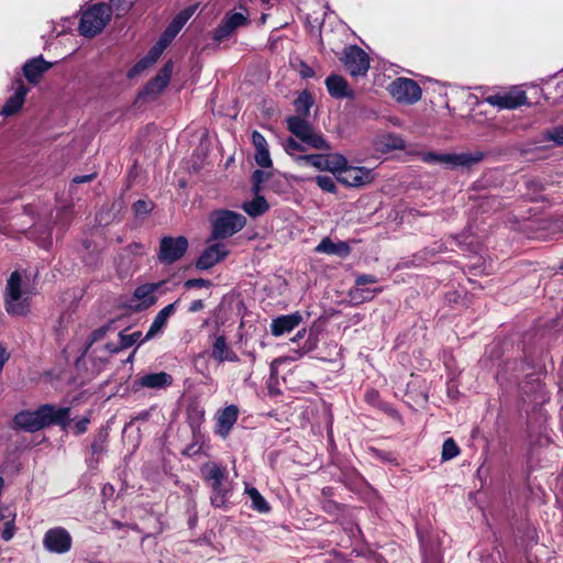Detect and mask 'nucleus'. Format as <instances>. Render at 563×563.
Segmentation results:
<instances>
[{"label": "nucleus", "mask_w": 563, "mask_h": 563, "mask_svg": "<svg viewBox=\"0 0 563 563\" xmlns=\"http://www.w3.org/2000/svg\"><path fill=\"white\" fill-rule=\"evenodd\" d=\"M70 408L44 404L35 410H22L13 417V426L27 432H36L51 426H58L67 430L70 424Z\"/></svg>", "instance_id": "nucleus-1"}, {"label": "nucleus", "mask_w": 563, "mask_h": 563, "mask_svg": "<svg viewBox=\"0 0 563 563\" xmlns=\"http://www.w3.org/2000/svg\"><path fill=\"white\" fill-rule=\"evenodd\" d=\"M203 479L211 487L210 503L216 508L228 510L231 507L229 500L233 493V483L229 479L224 466L209 462L201 467Z\"/></svg>", "instance_id": "nucleus-2"}, {"label": "nucleus", "mask_w": 563, "mask_h": 563, "mask_svg": "<svg viewBox=\"0 0 563 563\" xmlns=\"http://www.w3.org/2000/svg\"><path fill=\"white\" fill-rule=\"evenodd\" d=\"M112 16V7L104 2L89 5L82 11L78 25L80 35L92 38L100 34Z\"/></svg>", "instance_id": "nucleus-3"}, {"label": "nucleus", "mask_w": 563, "mask_h": 563, "mask_svg": "<svg viewBox=\"0 0 563 563\" xmlns=\"http://www.w3.org/2000/svg\"><path fill=\"white\" fill-rule=\"evenodd\" d=\"M211 235L208 241L223 240L240 232L246 224V218L231 210H217L211 213Z\"/></svg>", "instance_id": "nucleus-4"}, {"label": "nucleus", "mask_w": 563, "mask_h": 563, "mask_svg": "<svg viewBox=\"0 0 563 563\" xmlns=\"http://www.w3.org/2000/svg\"><path fill=\"white\" fill-rule=\"evenodd\" d=\"M288 131L295 135L308 148L330 151L331 146L323 135L301 117H288L286 119Z\"/></svg>", "instance_id": "nucleus-5"}, {"label": "nucleus", "mask_w": 563, "mask_h": 563, "mask_svg": "<svg viewBox=\"0 0 563 563\" xmlns=\"http://www.w3.org/2000/svg\"><path fill=\"white\" fill-rule=\"evenodd\" d=\"M22 276L18 271L11 273L8 278L4 294L5 310L11 316H25L29 312V306L21 301L22 297Z\"/></svg>", "instance_id": "nucleus-6"}, {"label": "nucleus", "mask_w": 563, "mask_h": 563, "mask_svg": "<svg viewBox=\"0 0 563 563\" xmlns=\"http://www.w3.org/2000/svg\"><path fill=\"white\" fill-rule=\"evenodd\" d=\"M484 153L481 151H476L474 153H461V154H441L435 152H427L422 156V161L428 164H448L453 168L462 166V167H472L473 165L482 162L484 159Z\"/></svg>", "instance_id": "nucleus-7"}, {"label": "nucleus", "mask_w": 563, "mask_h": 563, "mask_svg": "<svg viewBox=\"0 0 563 563\" xmlns=\"http://www.w3.org/2000/svg\"><path fill=\"white\" fill-rule=\"evenodd\" d=\"M188 246L189 243L186 236L165 235L159 241L157 258L164 265H172L186 254Z\"/></svg>", "instance_id": "nucleus-8"}, {"label": "nucleus", "mask_w": 563, "mask_h": 563, "mask_svg": "<svg viewBox=\"0 0 563 563\" xmlns=\"http://www.w3.org/2000/svg\"><path fill=\"white\" fill-rule=\"evenodd\" d=\"M346 71L353 77H364L369 69L368 54L357 45H350L344 48L340 58Z\"/></svg>", "instance_id": "nucleus-9"}, {"label": "nucleus", "mask_w": 563, "mask_h": 563, "mask_svg": "<svg viewBox=\"0 0 563 563\" xmlns=\"http://www.w3.org/2000/svg\"><path fill=\"white\" fill-rule=\"evenodd\" d=\"M391 97L401 103L413 104L421 99L422 90L411 78L398 77L389 85Z\"/></svg>", "instance_id": "nucleus-10"}, {"label": "nucleus", "mask_w": 563, "mask_h": 563, "mask_svg": "<svg viewBox=\"0 0 563 563\" xmlns=\"http://www.w3.org/2000/svg\"><path fill=\"white\" fill-rule=\"evenodd\" d=\"M174 69L173 60H168L159 69L157 75L146 82L140 90L137 99L145 100L147 97H157L168 86Z\"/></svg>", "instance_id": "nucleus-11"}, {"label": "nucleus", "mask_w": 563, "mask_h": 563, "mask_svg": "<svg viewBox=\"0 0 563 563\" xmlns=\"http://www.w3.org/2000/svg\"><path fill=\"white\" fill-rule=\"evenodd\" d=\"M44 548L52 553H67L73 545V538L64 527L48 529L43 538Z\"/></svg>", "instance_id": "nucleus-12"}, {"label": "nucleus", "mask_w": 563, "mask_h": 563, "mask_svg": "<svg viewBox=\"0 0 563 563\" xmlns=\"http://www.w3.org/2000/svg\"><path fill=\"white\" fill-rule=\"evenodd\" d=\"M485 102L499 109H517L528 103L526 91L512 89L510 91L497 92L485 98Z\"/></svg>", "instance_id": "nucleus-13"}, {"label": "nucleus", "mask_w": 563, "mask_h": 563, "mask_svg": "<svg viewBox=\"0 0 563 563\" xmlns=\"http://www.w3.org/2000/svg\"><path fill=\"white\" fill-rule=\"evenodd\" d=\"M374 178L372 169L349 164L336 175V180L346 187H361L371 184Z\"/></svg>", "instance_id": "nucleus-14"}, {"label": "nucleus", "mask_w": 563, "mask_h": 563, "mask_svg": "<svg viewBox=\"0 0 563 563\" xmlns=\"http://www.w3.org/2000/svg\"><path fill=\"white\" fill-rule=\"evenodd\" d=\"M174 378L166 372L148 373L137 376L132 384L133 390L139 391L143 388L148 389H165L170 387Z\"/></svg>", "instance_id": "nucleus-15"}, {"label": "nucleus", "mask_w": 563, "mask_h": 563, "mask_svg": "<svg viewBox=\"0 0 563 563\" xmlns=\"http://www.w3.org/2000/svg\"><path fill=\"white\" fill-rule=\"evenodd\" d=\"M229 254L223 243H214L206 247L196 261V267L206 271L224 260Z\"/></svg>", "instance_id": "nucleus-16"}, {"label": "nucleus", "mask_w": 563, "mask_h": 563, "mask_svg": "<svg viewBox=\"0 0 563 563\" xmlns=\"http://www.w3.org/2000/svg\"><path fill=\"white\" fill-rule=\"evenodd\" d=\"M108 437L109 434L104 429H100L95 435L86 455L88 468H98L102 460V455L107 452Z\"/></svg>", "instance_id": "nucleus-17"}, {"label": "nucleus", "mask_w": 563, "mask_h": 563, "mask_svg": "<svg viewBox=\"0 0 563 563\" xmlns=\"http://www.w3.org/2000/svg\"><path fill=\"white\" fill-rule=\"evenodd\" d=\"M53 67V63L44 59L43 55L33 57L24 63L22 73L31 85H37L43 75Z\"/></svg>", "instance_id": "nucleus-18"}, {"label": "nucleus", "mask_w": 563, "mask_h": 563, "mask_svg": "<svg viewBox=\"0 0 563 563\" xmlns=\"http://www.w3.org/2000/svg\"><path fill=\"white\" fill-rule=\"evenodd\" d=\"M239 418V408L235 405H229L217 413L216 433L225 439Z\"/></svg>", "instance_id": "nucleus-19"}, {"label": "nucleus", "mask_w": 563, "mask_h": 563, "mask_svg": "<svg viewBox=\"0 0 563 563\" xmlns=\"http://www.w3.org/2000/svg\"><path fill=\"white\" fill-rule=\"evenodd\" d=\"M14 84V93L8 98L1 110V113L5 117H11L22 109L25 102V97L30 91V88L22 81V79H16Z\"/></svg>", "instance_id": "nucleus-20"}, {"label": "nucleus", "mask_w": 563, "mask_h": 563, "mask_svg": "<svg viewBox=\"0 0 563 563\" xmlns=\"http://www.w3.org/2000/svg\"><path fill=\"white\" fill-rule=\"evenodd\" d=\"M180 299L175 300L174 302L165 306L161 309L152 321L148 331L145 336L141 340L140 343H144L146 341L152 340L156 336L167 324L168 318L175 312Z\"/></svg>", "instance_id": "nucleus-21"}, {"label": "nucleus", "mask_w": 563, "mask_h": 563, "mask_svg": "<svg viewBox=\"0 0 563 563\" xmlns=\"http://www.w3.org/2000/svg\"><path fill=\"white\" fill-rule=\"evenodd\" d=\"M302 321V316L299 311L290 314L279 316L273 319L271 323V332L274 336H280L285 333L292 331Z\"/></svg>", "instance_id": "nucleus-22"}, {"label": "nucleus", "mask_w": 563, "mask_h": 563, "mask_svg": "<svg viewBox=\"0 0 563 563\" xmlns=\"http://www.w3.org/2000/svg\"><path fill=\"white\" fill-rule=\"evenodd\" d=\"M211 357L218 363L239 362V355L229 346L224 334L214 335L212 343Z\"/></svg>", "instance_id": "nucleus-23"}, {"label": "nucleus", "mask_w": 563, "mask_h": 563, "mask_svg": "<svg viewBox=\"0 0 563 563\" xmlns=\"http://www.w3.org/2000/svg\"><path fill=\"white\" fill-rule=\"evenodd\" d=\"M325 86L329 95L334 99H353L354 91L349 88L347 81L336 74H331L325 79Z\"/></svg>", "instance_id": "nucleus-24"}, {"label": "nucleus", "mask_w": 563, "mask_h": 563, "mask_svg": "<svg viewBox=\"0 0 563 563\" xmlns=\"http://www.w3.org/2000/svg\"><path fill=\"white\" fill-rule=\"evenodd\" d=\"M351 246L347 242L340 241L335 243L330 238H323L316 247V252L318 253L338 255L341 258L347 257L351 254Z\"/></svg>", "instance_id": "nucleus-25"}, {"label": "nucleus", "mask_w": 563, "mask_h": 563, "mask_svg": "<svg viewBox=\"0 0 563 563\" xmlns=\"http://www.w3.org/2000/svg\"><path fill=\"white\" fill-rule=\"evenodd\" d=\"M166 284L165 280L158 282V283H147L143 284L134 290V297L137 300H141L144 305V308H148L153 306L157 298L155 296L156 291H159V289Z\"/></svg>", "instance_id": "nucleus-26"}, {"label": "nucleus", "mask_w": 563, "mask_h": 563, "mask_svg": "<svg viewBox=\"0 0 563 563\" xmlns=\"http://www.w3.org/2000/svg\"><path fill=\"white\" fill-rule=\"evenodd\" d=\"M314 103L313 96L310 91L303 90L299 93V96L294 100V107L296 111L295 117H301L306 120L310 115V109Z\"/></svg>", "instance_id": "nucleus-27"}, {"label": "nucleus", "mask_w": 563, "mask_h": 563, "mask_svg": "<svg viewBox=\"0 0 563 563\" xmlns=\"http://www.w3.org/2000/svg\"><path fill=\"white\" fill-rule=\"evenodd\" d=\"M242 208L251 218H257L269 210V203L264 196H254L251 201L244 202Z\"/></svg>", "instance_id": "nucleus-28"}, {"label": "nucleus", "mask_w": 563, "mask_h": 563, "mask_svg": "<svg viewBox=\"0 0 563 563\" xmlns=\"http://www.w3.org/2000/svg\"><path fill=\"white\" fill-rule=\"evenodd\" d=\"M245 494H247L252 501L251 507L253 510L260 514H267L271 511L272 507L257 488L246 486Z\"/></svg>", "instance_id": "nucleus-29"}, {"label": "nucleus", "mask_w": 563, "mask_h": 563, "mask_svg": "<svg viewBox=\"0 0 563 563\" xmlns=\"http://www.w3.org/2000/svg\"><path fill=\"white\" fill-rule=\"evenodd\" d=\"M364 399L368 405L386 412L389 416H394L396 413V410L391 407V405L384 401L380 398L378 390L374 388L367 389L365 391Z\"/></svg>", "instance_id": "nucleus-30"}, {"label": "nucleus", "mask_w": 563, "mask_h": 563, "mask_svg": "<svg viewBox=\"0 0 563 563\" xmlns=\"http://www.w3.org/2000/svg\"><path fill=\"white\" fill-rule=\"evenodd\" d=\"M195 11H196V7L195 5H189V7L185 8L184 10L178 12L173 18V20L169 22V24L166 26V29H168L169 31L174 32L175 35L177 36V34L181 31L184 25L192 16Z\"/></svg>", "instance_id": "nucleus-31"}, {"label": "nucleus", "mask_w": 563, "mask_h": 563, "mask_svg": "<svg viewBox=\"0 0 563 563\" xmlns=\"http://www.w3.org/2000/svg\"><path fill=\"white\" fill-rule=\"evenodd\" d=\"M295 162L298 165H309L319 170H325V168H329V165L327 164V157L323 154L297 155L295 157Z\"/></svg>", "instance_id": "nucleus-32"}, {"label": "nucleus", "mask_w": 563, "mask_h": 563, "mask_svg": "<svg viewBox=\"0 0 563 563\" xmlns=\"http://www.w3.org/2000/svg\"><path fill=\"white\" fill-rule=\"evenodd\" d=\"M203 418V412H198L197 421L191 420L189 422L190 429L192 432V437L195 441L186 446V449L183 451V454L186 456H195L201 451V445L198 444V433H199V427H200V420Z\"/></svg>", "instance_id": "nucleus-33"}, {"label": "nucleus", "mask_w": 563, "mask_h": 563, "mask_svg": "<svg viewBox=\"0 0 563 563\" xmlns=\"http://www.w3.org/2000/svg\"><path fill=\"white\" fill-rule=\"evenodd\" d=\"M350 490H357L365 482L364 477L355 470L342 472L339 479Z\"/></svg>", "instance_id": "nucleus-34"}, {"label": "nucleus", "mask_w": 563, "mask_h": 563, "mask_svg": "<svg viewBox=\"0 0 563 563\" xmlns=\"http://www.w3.org/2000/svg\"><path fill=\"white\" fill-rule=\"evenodd\" d=\"M327 157V164L329 165V168H325L327 172H331L335 177L343 170V168L347 164V159L342 154L335 153V154H328Z\"/></svg>", "instance_id": "nucleus-35"}, {"label": "nucleus", "mask_w": 563, "mask_h": 563, "mask_svg": "<svg viewBox=\"0 0 563 563\" xmlns=\"http://www.w3.org/2000/svg\"><path fill=\"white\" fill-rule=\"evenodd\" d=\"M382 288L376 289H363L358 286L350 290V297L355 303H362L364 301L372 300L374 296L378 292H382Z\"/></svg>", "instance_id": "nucleus-36"}, {"label": "nucleus", "mask_w": 563, "mask_h": 563, "mask_svg": "<svg viewBox=\"0 0 563 563\" xmlns=\"http://www.w3.org/2000/svg\"><path fill=\"white\" fill-rule=\"evenodd\" d=\"M155 208V203L150 199H139L132 205V212L135 218L144 219Z\"/></svg>", "instance_id": "nucleus-37"}, {"label": "nucleus", "mask_w": 563, "mask_h": 563, "mask_svg": "<svg viewBox=\"0 0 563 563\" xmlns=\"http://www.w3.org/2000/svg\"><path fill=\"white\" fill-rule=\"evenodd\" d=\"M142 336L141 331H135L131 334H125L124 331H121L119 333V345L113 347L112 352H119L121 350H125L128 347H131L133 344H135Z\"/></svg>", "instance_id": "nucleus-38"}, {"label": "nucleus", "mask_w": 563, "mask_h": 563, "mask_svg": "<svg viewBox=\"0 0 563 563\" xmlns=\"http://www.w3.org/2000/svg\"><path fill=\"white\" fill-rule=\"evenodd\" d=\"M460 453L461 449L453 438H448L444 440L441 452V460L443 462L456 457L457 455H460Z\"/></svg>", "instance_id": "nucleus-39"}, {"label": "nucleus", "mask_w": 563, "mask_h": 563, "mask_svg": "<svg viewBox=\"0 0 563 563\" xmlns=\"http://www.w3.org/2000/svg\"><path fill=\"white\" fill-rule=\"evenodd\" d=\"M108 5L112 7V13L115 12L117 18L125 15L134 5L133 0H110Z\"/></svg>", "instance_id": "nucleus-40"}, {"label": "nucleus", "mask_w": 563, "mask_h": 563, "mask_svg": "<svg viewBox=\"0 0 563 563\" xmlns=\"http://www.w3.org/2000/svg\"><path fill=\"white\" fill-rule=\"evenodd\" d=\"M234 30H231L229 24L222 19L219 25L213 30L212 40L217 43H221L229 38L233 34Z\"/></svg>", "instance_id": "nucleus-41"}, {"label": "nucleus", "mask_w": 563, "mask_h": 563, "mask_svg": "<svg viewBox=\"0 0 563 563\" xmlns=\"http://www.w3.org/2000/svg\"><path fill=\"white\" fill-rule=\"evenodd\" d=\"M254 158L256 164L262 168H268L273 166V161L271 158L268 145L265 147L256 148Z\"/></svg>", "instance_id": "nucleus-42"}, {"label": "nucleus", "mask_w": 563, "mask_h": 563, "mask_svg": "<svg viewBox=\"0 0 563 563\" xmlns=\"http://www.w3.org/2000/svg\"><path fill=\"white\" fill-rule=\"evenodd\" d=\"M368 451L371 452L372 456H374L375 459H377L382 462H387V463H390L394 465H398L397 456L391 451H384V450L376 449L373 446H371L368 449Z\"/></svg>", "instance_id": "nucleus-43"}, {"label": "nucleus", "mask_w": 563, "mask_h": 563, "mask_svg": "<svg viewBox=\"0 0 563 563\" xmlns=\"http://www.w3.org/2000/svg\"><path fill=\"white\" fill-rule=\"evenodd\" d=\"M224 22L227 24H229V26L231 27V30H236L239 26H242L244 25L246 22H247V19L244 14L240 13V12H231V13H228L224 18H223Z\"/></svg>", "instance_id": "nucleus-44"}, {"label": "nucleus", "mask_w": 563, "mask_h": 563, "mask_svg": "<svg viewBox=\"0 0 563 563\" xmlns=\"http://www.w3.org/2000/svg\"><path fill=\"white\" fill-rule=\"evenodd\" d=\"M321 509L330 516H336L345 509V505L334 501L332 499H323L321 501Z\"/></svg>", "instance_id": "nucleus-45"}, {"label": "nucleus", "mask_w": 563, "mask_h": 563, "mask_svg": "<svg viewBox=\"0 0 563 563\" xmlns=\"http://www.w3.org/2000/svg\"><path fill=\"white\" fill-rule=\"evenodd\" d=\"M316 183L319 186V188L325 192H330V194L336 192V185L334 183V179L330 176L319 175L316 177Z\"/></svg>", "instance_id": "nucleus-46"}, {"label": "nucleus", "mask_w": 563, "mask_h": 563, "mask_svg": "<svg viewBox=\"0 0 563 563\" xmlns=\"http://www.w3.org/2000/svg\"><path fill=\"white\" fill-rule=\"evenodd\" d=\"M113 323H114V321H113V320H111V321H109L107 324H104V325H102V327H100V328H98V329H95V330L90 333V335H89V346H91L93 343H96V342H98V341L102 340V339L106 336V334H107L110 330H112V329H113V327H112V325H113Z\"/></svg>", "instance_id": "nucleus-47"}, {"label": "nucleus", "mask_w": 563, "mask_h": 563, "mask_svg": "<svg viewBox=\"0 0 563 563\" xmlns=\"http://www.w3.org/2000/svg\"><path fill=\"white\" fill-rule=\"evenodd\" d=\"M152 65V62H150L147 57L144 56L128 70L126 77L132 79L139 76L141 73H143L146 68H148Z\"/></svg>", "instance_id": "nucleus-48"}, {"label": "nucleus", "mask_w": 563, "mask_h": 563, "mask_svg": "<svg viewBox=\"0 0 563 563\" xmlns=\"http://www.w3.org/2000/svg\"><path fill=\"white\" fill-rule=\"evenodd\" d=\"M152 65V62H150L147 57L144 56L128 70L126 77L132 79L139 76L141 73H143L146 68H148Z\"/></svg>", "instance_id": "nucleus-49"}, {"label": "nucleus", "mask_w": 563, "mask_h": 563, "mask_svg": "<svg viewBox=\"0 0 563 563\" xmlns=\"http://www.w3.org/2000/svg\"><path fill=\"white\" fill-rule=\"evenodd\" d=\"M152 65V62H150L147 57L144 56L128 70L126 77L132 79L139 76L141 73H143L146 68H148Z\"/></svg>", "instance_id": "nucleus-50"}, {"label": "nucleus", "mask_w": 563, "mask_h": 563, "mask_svg": "<svg viewBox=\"0 0 563 563\" xmlns=\"http://www.w3.org/2000/svg\"><path fill=\"white\" fill-rule=\"evenodd\" d=\"M152 65V62H150L147 57L144 56L128 70L126 77L132 79L139 76L141 73H143L146 68H148Z\"/></svg>", "instance_id": "nucleus-51"}, {"label": "nucleus", "mask_w": 563, "mask_h": 563, "mask_svg": "<svg viewBox=\"0 0 563 563\" xmlns=\"http://www.w3.org/2000/svg\"><path fill=\"white\" fill-rule=\"evenodd\" d=\"M284 148L286 151V153L290 156H292L294 158L296 157L295 156V153L296 152H306L307 151V147L302 144L301 141H297L292 137H288L285 143H284Z\"/></svg>", "instance_id": "nucleus-52"}, {"label": "nucleus", "mask_w": 563, "mask_h": 563, "mask_svg": "<svg viewBox=\"0 0 563 563\" xmlns=\"http://www.w3.org/2000/svg\"><path fill=\"white\" fill-rule=\"evenodd\" d=\"M15 531H16V527H15V514H14L12 516V518L4 523V527L1 531V538L4 541H10L14 537Z\"/></svg>", "instance_id": "nucleus-53"}, {"label": "nucleus", "mask_w": 563, "mask_h": 563, "mask_svg": "<svg viewBox=\"0 0 563 563\" xmlns=\"http://www.w3.org/2000/svg\"><path fill=\"white\" fill-rule=\"evenodd\" d=\"M211 286H212V282L209 279H205V278H190L184 283L185 289L202 288V287L209 288Z\"/></svg>", "instance_id": "nucleus-54"}, {"label": "nucleus", "mask_w": 563, "mask_h": 563, "mask_svg": "<svg viewBox=\"0 0 563 563\" xmlns=\"http://www.w3.org/2000/svg\"><path fill=\"white\" fill-rule=\"evenodd\" d=\"M89 422H90L89 417H84V418L77 420L74 426V434L80 435V434H84L85 432H87Z\"/></svg>", "instance_id": "nucleus-55"}, {"label": "nucleus", "mask_w": 563, "mask_h": 563, "mask_svg": "<svg viewBox=\"0 0 563 563\" xmlns=\"http://www.w3.org/2000/svg\"><path fill=\"white\" fill-rule=\"evenodd\" d=\"M378 279L375 275L373 274H362V275H358L355 279V286H358V287H362V286H365L367 284H375L377 283Z\"/></svg>", "instance_id": "nucleus-56"}, {"label": "nucleus", "mask_w": 563, "mask_h": 563, "mask_svg": "<svg viewBox=\"0 0 563 563\" xmlns=\"http://www.w3.org/2000/svg\"><path fill=\"white\" fill-rule=\"evenodd\" d=\"M269 176H271V173H268V172H264L262 169H255L252 173L251 181L263 185L269 178Z\"/></svg>", "instance_id": "nucleus-57"}, {"label": "nucleus", "mask_w": 563, "mask_h": 563, "mask_svg": "<svg viewBox=\"0 0 563 563\" xmlns=\"http://www.w3.org/2000/svg\"><path fill=\"white\" fill-rule=\"evenodd\" d=\"M252 144L253 146L256 148H261V147H265L267 146V141L265 139V136L258 132V131H253L252 133Z\"/></svg>", "instance_id": "nucleus-58"}, {"label": "nucleus", "mask_w": 563, "mask_h": 563, "mask_svg": "<svg viewBox=\"0 0 563 563\" xmlns=\"http://www.w3.org/2000/svg\"><path fill=\"white\" fill-rule=\"evenodd\" d=\"M299 74L301 78H312L314 77L316 73L312 67H310L306 62H300V69Z\"/></svg>", "instance_id": "nucleus-59"}, {"label": "nucleus", "mask_w": 563, "mask_h": 563, "mask_svg": "<svg viewBox=\"0 0 563 563\" xmlns=\"http://www.w3.org/2000/svg\"><path fill=\"white\" fill-rule=\"evenodd\" d=\"M175 37L176 35L174 32L169 31L168 29H165L164 32L161 34L158 41L168 47V45L174 41Z\"/></svg>", "instance_id": "nucleus-60"}, {"label": "nucleus", "mask_w": 563, "mask_h": 563, "mask_svg": "<svg viewBox=\"0 0 563 563\" xmlns=\"http://www.w3.org/2000/svg\"><path fill=\"white\" fill-rule=\"evenodd\" d=\"M205 308V302L202 299H196L194 300L189 307H188V312H191V313H195V312H198L200 310H202Z\"/></svg>", "instance_id": "nucleus-61"}, {"label": "nucleus", "mask_w": 563, "mask_h": 563, "mask_svg": "<svg viewBox=\"0 0 563 563\" xmlns=\"http://www.w3.org/2000/svg\"><path fill=\"white\" fill-rule=\"evenodd\" d=\"M550 139L553 140L558 145H563V129H555L551 133Z\"/></svg>", "instance_id": "nucleus-62"}, {"label": "nucleus", "mask_w": 563, "mask_h": 563, "mask_svg": "<svg viewBox=\"0 0 563 563\" xmlns=\"http://www.w3.org/2000/svg\"><path fill=\"white\" fill-rule=\"evenodd\" d=\"M161 55L162 53L158 52L154 46H152L145 56L150 62H152V64H155L157 59L161 57Z\"/></svg>", "instance_id": "nucleus-63"}, {"label": "nucleus", "mask_w": 563, "mask_h": 563, "mask_svg": "<svg viewBox=\"0 0 563 563\" xmlns=\"http://www.w3.org/2000/svg\"><path fill=\"white\" fill-rule=\"evenodd\" d=\"M96 178V174H89V175H81V176H76L73 181L76 183V184H84V183H90L91 180H93Z\"/></svg>", "instance_id": "nucleus-64"}]
</instances>
